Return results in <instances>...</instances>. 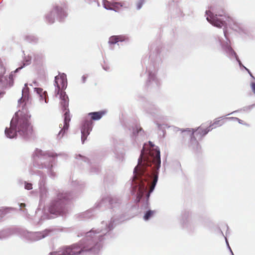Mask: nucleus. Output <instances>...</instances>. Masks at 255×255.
Returning a JSON list of instances; mask_svg holds the SVG:
<instances>
[{
  "label": "nucleus",
  "instance_id": "1",
  "mask_svg": "<svg viewBox=\"0 0 255 255\" xmlns=\"http://www.w3.org/2000/svg\"><path fill=\"white\" fill-rule=\"evenodd\" d=\"M149 143L150 147L148 154L144 153L143 148L138 159V165L134 170L135 179H140L141 181L145 180L148 185L150 184L149 191L147 194L148 197L154 190L157 182V170L161 163L159 150L154 148V145L151 141Z\"/></svg>",
  "mask_w": 255,
  "mask_h": 255
},
{
  "label": "nucleus",
  "instance_id": "2",
  "mask_svg": "<svg viewBox=\"0 0 255 255\" xmlns=\"http://www.w3.org/2000/svg\"><path fill=\"white\" fill-rule=\"evenodd\" d=\"M32 131L28 119L25 116L18 117V115L13 118L10 122L9 128H6L5 133L7 137L13 138L16 135V132L19 134L26 136Z\"/></svg>",
  "mask_w": 255,
  "mask_h": 255
},
{
  "label": "nucleus",
  "instance_id": "3",
  "mask_svg": "<svg viewBox=\"0 0 255 255\" xmlns=\"http://www.w3.org/2000/svg\"><path fill=\"white\" fill-rule=\"evenodd\" d=\"M54 85L56 87L55 89L56 96L60 95V104L66 109L69 105L68 97L65 92L64 91L67 86L66 75L63 73L55 76Z\"/></svg>",
  "mask_w": 255,
  "mask_h": 255
},
{
  "label": "nucleus",
  "instance_id": "4",
  "mask_svg": "<svg viewBox=\"0 0 255 255\" xmlns=\"http://www.w3.org/2000/svg\"><path fill=\"white\" fill-rule=\"evenodd\" d=\"M105 111H104L89 113L88 115L91 117V120H85L84 121L81 129V139L83 142H84L85 140L86 139L87 136L89 134L90 131L92 129L93 122L92 120H100L105 114Z\"/></svg>",
  "mask_w": 255,
  "mask_h": 255
},
{
  "label": "nucleus",
  "instance_id": "5",
  "mask_svg": "<svg viewBox=\"0 0 255 255\" xmlns=\"http://www.w3.org/2000/svg\"><path fill=\"white\" fill-rule=\"evenodd\" d=\"M92 247L93 244L90 242L85 243L84 245L79 243L66 247L63 252L65 255H79L83 252L91 251Z\"/></svg>",
  "mask_w": 255,
  "mask_h": 255
},
{
  "label": "nucleus",
  "instance_id": "6",
  "mask_svg": "<svg viewBox=\"0 0 255 255\" xmlns=\"http://www.w3.org/2000/svg\"><path fill=\"white\" fill-rule=\"evenodd\" d=\"M66 8V4L64 3L62 6L57 5L54 7L52 11L49 13L46 18L49 22L52 23L54 22V17L53 14L55 13L60 16H64L66 15L65 9Z\"/></svg>",
  "mask_w": 255,
  "mask_h": 255
},
{
  "label": "nucleus",
  "instance_id": "7",
  "mask_svg": "<svg viewBox=\"0 0 255 255\" xmlns=\"http://www.w3.org/2000/svg\"><path fill=\"white\" fill-rule=\"evenodd\" d=\"M64 202L60 199L59 201L52 203L49 207L50 213L55 215H62L64 212Z\"/></svg>",
  "mask_w": 255,
  "mask_h": 255
},
{
  "label": "nucleus",
  "instance_id": "8",
  "mask_svg": "<svg viewBox=\"0 0 255 255\" xmlns=\"http://www.w3.org/2000/svg\"><path fill=\"white\" fill-rule=\"evenodd\" d=\"M206 14L209 16V17L207 16V20L209 22L217 27L221 28L222 27L223 25V21L221 19L218 18L217 15L215 16H211L212 12L209 10L206 11Z\"/></svg>",
  "mask_w": 255,
  "mask_h": 255
},
{
  "label": "nucleus",
  "instance_id": "9",
  "mask_svg": "<svg viewBox=\"0 0 255 255\" xmlns=\"http://www.w3.org/2000/svg\"><path fill=\"white\" fill-rule=\"evenodd\" d=\"M60 105L62 107L63 110L65 111V112L64 113V125L62 128V129L60 130V131L59 133V135L63 132V133L62 134V136H63V134L66 131V130H67L68 129L69 126V122L71 120V118L69 114V110L68 109V106L66 108V109H65L63 106L61 104Z\"/></svg>",
  "mask_w": 255,
  "mask_h": 255
},
{
  "label": "nucleus",
  "instance_id": "10",
  "mask_svg": "<svg viewBox=\"0 0 255 255\" xmlns=\"http://www.w3.org/2000/svg\"><path fill=\"white\" fill-rule=\"evenodd\" d=\"M210 130H211V129L209 127L205 128L202 127H200L192 134L196 137H202L206 135Z\"/></svg>",
  "mask_w": 255,
  "mask_h": 255
},
{
  "label": "nucleus",
  "instance_id": "11",
  "mask_svg": "<svg viewBox=\"0 0 255 255\" xmlns=\"http://www.w3.org/2000/svg\"><path fill=\"white\" fill-rule=\"evenodd\" d=\"M226 52L231 59H237L238 56L231 47H227Z\"/></svg>",
  "mask_w": 255,
  "mask_h": 255
},
{
  "label": "nucleus",
  "instance_id": "12",
  "mask_svg": "<svg viewBox=\"0 0 255 255\" xmlns=\"http://www.w3.org/2000/svg\"><path fill=\"white\" fill-rule=\"evenodd\" d=\"M146 188L145 187L144 185H141L138 190V192L137 193V197L136 199V201L139 202L143 196V191L146 190Z\"/></svg>",
  "mask_w": 255,
  "mask_h": 255
},
{
  "label": "nucleus",
  "instance_id": "13",
  "mask_svg": "<svg viewBox=\"0 0 255 255\" xmlns=\"http://www.w3.org/2000/svg\"><path fill=\"white\" fill-rule=\"evenodd\" d=\"M223 122L222 120H218L215 121L211 126L209 127V128L211 129V130L213 128H216L218 127H221L222 125Z\"/></svg>",
  "mask_w": 255,
  "mask_h": 255
},
{
  "label": "nucleus",
  "instance_id": "14",
  "mask_svg": "<svg viewBox=\"0 0 255 255\" xmlns=\"http://www.w3.org/2000/svg\"><path fill=\"white\" fill-rule=\"evenodd\" d=\"M35 91L36 92V93L39 95L40 97H41V99L43 100V97H45V94L46 92L43 91V89L40 88H37L35 89Z\"/></svg>",
  "mask_w": 255,
  "mask_h": 255
},
{
  "label": "nucleus",
  "instance_id": "15",
  "mask_svg": "<svg viewBox=\"0 0 255 255\" xmlns=\"http://www.w3.org/2000/svg\"><path fill=\"white\" fill-rule=\"evenodd\" d=\"M154 213V211L149 210L148 211L145 215L144 216V219L145 220H148L150 217H151Z\"/></svg>",
  "mask_w": 255,
  "mask_h": 255
},
{
  "label": "nucleus",
  "instance_id": "16",
  "mask_svg": "<svg viewBox=\"0 0 255 255\" xmlns=\"http://www.w3.org/2000/svg\"><path fill=\"white\" fill-rule=\"evenodd\" d=\"M118 43V41L115 36H112L110 37L109 43L110 44H115Z\"/></svg>",
  "mask_w": 255,
  "mask_h": 255
},
{
  "label": "nucleus",
  "instance_id": "17",
  "mask_svg": "<svg viewBox=\"0 0 255 255\" xmlns=\"http://www.w3.org/2000/svg\"><path fill=\"white\" fill-rule=\"evenodd\" d=\"M237 60V61H238V62L239 63V65H240V66L241 67H243L245 69H246L248 72V73H249L250 75L253 78H254V77H253V76L252 75V74L251 73L250 71H249V70L245 66H244L241 63V61L238 58H237V59H236Z\"/></svg>",
  "mask_w": 255,
  "mask_h": 255
},
{
  "label": "nucleus",
  "instance_id": "18",
  "mask_svg": "<svg viewBox=\"0 0 255 255\" xmlns=\"http://www.w3.org/2000/svg\"><path fill=\"white\" fill-rule=\"evenodd\" d=\"M115 36L117 38L118 42L119 41H121V42L124 41L127 39L126 37L124 35H117Z\"/></svg>",
  "mask_w": 255,
  "mask_h": 255
},
{
  "label": "nucleus",
  "instance_id": "19",
  "mask_svg": "<svg viewBox=\"0 0 255 255\" xmlns=\"http://www.w3.org/2000/svg\"><path fill=\"white\" fill-rule=\"evenodd\" d=\"M144 0H139L136 3L137 9H140L141 7L142 4L144 3Z\"/></svg>",
  "mask_w": 255,
  "mask_h": 255
},
{
  "label": "nucleus",
  "instance_id": "20",
  "mask_svg": "<svg viewBox=\"0 0 255 255\" xmlns=\"http://www.w3.org/2000/svg\"><path fill=\"white\" fill-rule=\"evenodd\" d=\"M25 188L27 190H30L32 188V185L31 183H26L25 184Z\"/></svg>",
  "mask_w": 255,
  "mask_h": 255
},
{
  "label": "nucleus",
  "instance_id": "21",
  "mask_svg": "<svg viewBox=\"0 0 255 255\" xmlns=\"http://www.w3.org/2000/svg\"><path fill=\"white\" fill-rule=\"evenodd\" d=\"M251 87L253 93L255 94V83H252L251 84Z\"/></svg>",
  "mask_w": 255,
  "mask_h": 255
},
{
  "label": "nucleus",
  "instance_id": "22",
  "mask_svg": "<svg viewBox=\"0 0 255 255\" xmlns=\"http://www.w3.org/2000/svg\"><path fill=\"white\" fill-rule=\"evenodd\" d=\"M225 240H226V244H227V246H228V249H229V251H230V252L231 253L232 255H234L233 253L232 252V250H231V249L230 248V246H229V243H228V241H227V239H226V238H225Z\"/></svg>",
  "mask_w": 255,
  "mask_h": 255
},
{
  "label": "nucleus",
  "instance_id": "23",
  "mask_svg": "<svg viewBox=\"0 0 255 255\" xmlns=\"http://www.w3.org/2000/svg\"><path fill=\"white\" fill-rule=\"evenodd\" d=\"M142 128H136V130H137V133H138L140 131L142 130Z\"/></svg>",
  "mask_w": 255,
  "mask_h": 255
},
{
  "label": "nucleus",
  "instance_id": "24",
  "mask_svg": "<svg viewBox=\"0 0 255 255\" xmlns=\"http://www.w3.org/2000/svg\"><path fill=\"white\" fill-rule=\"evenodd\" d=\"M234 120L236 121H238L240 124H242L241 121L240 119H239L238 118H236L234 119Z\"/></svg>",
  "mask_w": 255,
  "mask_h": 255
},
{
  "label": "nucleus",
  "instance_id": "25",
  "mask_svg": "<svg viewBox=\"0 0 255 255\" xmlns=\"http://www.w3.org/2000/svg\"><path fill=\"white\" fill-rule=\"evenodd\" d=\"M22 99H23V101H25V96H24V95H23L22 98V99H20V100H21Z\"/></svg>",
  "mask_w": 255,
  "mask_h": 255
},
{
  "label": "nucleus",
  "instance_id": "26",
  "mask_svg": "<svg viewBox=\"0 0 255 255\" xmlns=\"http://www.w3.org/2000/svg\"><path fill=\"white\" fill-rule=\"evenodd\" d=\"M21 206H25V204L21 203L20 205Z\"/></svg>",
  "mask_w": 255,
  "mask_h": 255
},
{
  "label": "nucleus",
  "instance_id": "27",
  "mask_svg": "<svg viewBox=\"0 0 255 255\" xmlns=\"http://www.w3.org/2000/svg\"><path fill=\"white\" fill-rule=\"evenodd\" d=\"M60 255H65L64 252H63L62 254Z\"/></svg>",
  "mask_w": 255,
  "mask_h": 255
}]
</instances>
